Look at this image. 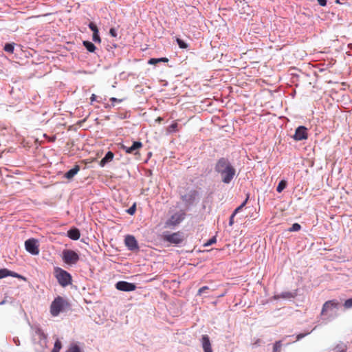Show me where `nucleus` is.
<instances>
[{
    "instance_id": "f257e3e1",
    "label": "nucleus",
    "mask_w": 352,
    "mask_h": 352,
    "mask_svg": "<svg viewBox=\"0 0 352 352\" xmlns=\"http://www.w3.org/2000/svg\"><path fill=\"white\" fill-rule=\"evenodd\" d=\"M215 171L220 175L224 184H230L236 175V169L225 157L219 159L214 166Z\"/></svg>"
},
{
    "instance_id": "f03ea898",
    "label": "nucleus",
    "mask_w": 352,
    "mask_h": 352,
    "mask_svg": "<svg viewBox=\"0 0 352 352\" xmlns=\"http://www.w3.org/2000/svg\"><path fill=\"white\" fill-rule=\"evenodd\" d=\"M70 309L69 302L62 296H57L52 302L50 311L52 316H58L61 312L66 311Z\"/></svg>"
},
{
    "instance_id": "7ed1b4c3",
    "label": "nucleus",
    "mask_w": 352,
    "mask_h": 352,
    "mask_svg": "<svg viewBox=\"0 0 352 352\" xmlns=\"http://www.w3.org/2000/svg\"><path fill=\"white\" fill-rule=\"evenodd\" d=\"M54 276L59 285L63 287L71 285L72 283L71 274L59 267H54Z\"/></svg>"
},
{
    "instance_id": "20e7f679",
    "label": "nucleus",
    "mask_w": 352,
    "mask_h": 352,
    "mask_svg": "<svg viewBox=\"0 0 352 352\" xmlns=\"http://www.w3.org/2000/svg\"><path fill=\"white\" fill-rule=\"evenodd\" d=\"M63 261L67 265H75L79 261L78 254L72 250H64L62 254Z\"/></svg>"
},
{
    "instance_id": "39448f33",
    "label": "nucleus",
    "mask_w": 352,
    "mask_h": 352,
    "mask_svg": "<svg viewBox=\"0 0 352 352\" xmlns=\"http://www.w3.org/2000/svg\"><path fill=\"white\" fill-rule=\"evenodd\" d=\"M164 241L175 245L183 242L184 239V234L181 232H177L172 234L165 232L162 235Z\"/></svg>"
},
{
    "instance_id": "423d86ee",
    "label": "nucleus",
    "mask_w": 352,
    "mask_h": 352,
    "mask_svg": "<svg viewBox=\"0 0 352 352\" xmlns=\"http://www.w3.org/2000/svg\"><path fill=\"white\" fill-rule=\"evenodd\" d=\"M25 250L32 255H38L39 254L38 245L37 241L34 239H30L25 242Z\"/></svg>"
},
{
    "instance_id": "0eeeda50",
    "label": "nucleus",
    "mask_w": 352,
    "mask_h": 352,
    "mask_svg": "<svg viewBox=\"0 0 352 352\" xmlns=\"http://www.w3.org/2000/svg\"><path fill=\"white\" fill-rule=\"evenodd\" d=\"M294 140L301 141L308 138L307 129L304 126H298L292 136Z\"/></svg>"
},
{
    "instance_id": "6e6552de",
    "label": "nucleus",
    "mask_w": 352,
    "mask_h": 352,
    "mask_svg": "<svg viewBox=\"0 0 352 352\" xmlns=\"http://www.w3.org/2000/svg\"><path fill=\"white\" fill-rule=\"evenodd\" d=\"M116 288L120 291L131 292L136 289V285L134 283L122 280L116 284Z\"/></svg>"
},
{
    "instance_id": "1a4fd4ad",
    "label": "nucleus",
    "mask_w": 352,
    "mask_h": 352,
    "mask_svg": "<svg viewBox=\"0 0 352 352\" xmlns=\"http://www.w3.org/2000/svg\"><path fill=\"white\" fill-rule=\"evenodd\" d=\"M125 245L130 250H135L138 249V242L133 236L128 235L126 236Z\"/></svg>"
},
{
    "instance_id": "9d476101",
    "label": "nucleus",
    "mask_w": 352,
    "mask_h": 352,
    "mask_svg": "<svg viewBox=\"0 0 352 352\" xmlns=\"http://www.w3.org/2000/svg\"><path fill=\"white\" fill-rule=\"evenodd\" d=\"M9 276H12V277H16V278H18L22 279V280H25V278L23 277V276H21L14 272L10 271L6 268L0 270V279L6 278Z\"/></svg>"
},
{
    "instance_id": "9b49d317",
    "label": "nucleus",
    "mask_w": 352,
    "mask_h": 352,
    "mask_svg": "<svg viewBox=\"0 0 352 352\" xmlns=\"http://www.w3.org/2000/svg\"><path fill=\"white\" fill-rule=\"evenodd\" d=\"M142 143L140 142H134L133 145L130 147L122 146V148L125 150L126 153L137 154L138 150L142 147Z\"/></svg>"
},
{
    "instance_id": "f8f14e48",
    "label": "nucleus",
    "mask_w": 352,
    "mask_h": 352,
    "mask_svg": "<svg viewBox=\"0 0 352 352\" xmlns=\"http://www.w3.org/2000/svg\"><path fill=\"white\" fill-rule=\"evenodd\" d=\"M201 345L204 352H213L211 342L208 335H203L201 337Z\"/></svg>"
},
{
    "instance_id": "ddd939ff",
    "label": "nucleus",
    "mask_w": 352,
    "mask_h": 352,
    "mask_svg": "<svg viewBox=\"0 0 352 352\" xmlns=\"http://www.w3.org/2000/svg\"><path fill=\"white\" fill-rule=\"evenodd\" d=\"M338 305V302H336L335 300H329L324 302V304L322 306V314H324L325 312L327 311L328 309H332V308H336Z\"/></svg>"
},
{
    "instance_id": "4468645a",
    "label": "nucleus",
    "mask_w": 352,
    "mask_h": 352,
    "mask_svg": "<svg viewBox=\"0 0 352 352\" xmlns=\"http://www.w3.org/2000/svg\"><path fill=\"white\" fill-rule=\"evenodd\" d=\"M114 154L111 151H109L107 153L105 156L100 160V166L103 167L104 165L110 162H111L113 159Z\"/></svg>"
},
{
    "instance_id": "2eb2a0df",
    "label": "nucleus",
    "mask_w": 352,
    "mask_h": 352,
    "mask_svg": "<svg viewBox=\"0 0 352 352\" xmlns=\"http://www.w3.org/2000/svg\"><path fill=\"white\" fill-rule=\"evenodd\" d=\"M80 170V166L78 165H75L73 168L68 170L65 174V177L71 179H72Z\"/></svg>"
},
{
    "instance_id": "dca6fc26",
    "label": "nucleus",
    "mask_w": 352,
    "mask_h": 352,
    "mask_svg": "<svg viewBox=\"0 0 352 352\" xmlns=\"http://www.w3.org/2000/svg\"><path fill=\"white\" fill-rule=\"evenodd\" d=\"M67 236L72 240H78L80 236V233L78 229L73 228L68 230Z\"/></svg>"
},
{
    "instance_id": "f3484780",
    "label": "nucleus",
    "mask_w": 352,
    "mask_h": 352,
    "mask_svg": "<svg viewBox=\"0 0 352 352\" xmlns=\"http://www.w3.org/2000/svg\"><path fill=\"white\" fill-rule=\"evenodd\" d=\"M83 45L85 47L87 50L89 52H94L96 50V47L90 41H84L82 42Z\"/></svg>"
},
{
    "instance_id": "a211bd4d",
    "label": "nucleus",
    "mask_w": 352,
    "mask_h": 352,
    "mask_svg": "<svg viewBox=\"0 0 352 352\" xmlns=\"http://www.w3.org/2000/svg\"><path fill=\"white\" fill-rule=\"evenodd\" d=\"M160 62L167 63L168 62V59L166 57L160 58H152L148 60V63L150 65H156Z\"/></svg>"
},
{
    "instance_id": "6ab92c4d",
    "label": "nucleus",
    "mask_w": 352,
    "mask_h": 352,
    "mask_svg": "<svg viewBox=\"0 0 352 352\" xmlns=\"http://www.w3.org/2000/svg\"><path fill=\"white\" fill-rule=\"evenodd\" d=\"M286 186H287V182L285 180H281L278 183V186L276 188L277 192H281L286 188Z\"/></svg>"
},
{
    "instance_id": "aec40b11",
    "label": "nucleus",
    "mask_w": 352,
    "mask_h": 352,
    "mask_svg": "<svg viewBox=\"0 0 352 352\" xmlns=\"http://www.w3.org/2000/svg\"><path fill=\"white\" fill-rule=\"evenodd\" d=\"M176 41L181 49H186L188 47V44L181 38H177Z\"/></svg>"
},
{
    "instance_id": "412c9836",
    "label": "nucleus",
    "mask_w": 352,
    "mask_h": 352,
    "mask_svg": "<svg viewBox=\"0 0 352 352\" xmlns=\"http://www.w3.org/2000/svg\"><path fill=\"white\" fill-rule=\"evenodd\" d=\"M3 50L6 52L12 54L14 52V45L11 43H7L5 45Z\"/></svg>"
},
{
    "instance_id": "4be33fe9",
    "label": "nucleus",
    "mask_w": 352,
    "mask_h": 352,
    "mask_svg": "<svg viewBox=\"0 0 352 352\" xmlns=\"http://www.w3.org/2000/svg\"><path fill=\"white\" fill-rule=\"evenodd\" d=\"M177 126H178V124L177 122H174L172 124H170L169 126V127L168 128V131L171 133V132H175V131H177L178 129H177Z\"/></svg>"
},
{
    "instance_id": "5701e85b",
    "label": "nucleus",
    "mask_w": 352,
    "mask_h": 352,
    "mask_svg": "<svg viewBox=\"0 0 352 352\" xmlns=\"http://www.w3.org/2000/svg\"><path fill=\"white\" fill-rule=\"evenodd\" d=\"M61 342L59 340H56L54 343V346L52 352H59L60 349H61Z\"/></svg>"
},
{
    "instance_id": "b1692460",
    "label": "nucleus",
    "mask_w": 352,
    "mask_h": 352,
    "mask_svg": "<svg viewBox=\"0 0 352 352\" xmlns=\"http://www.w3.org/2000/svg\"><path fill=\"white\" fill-rule=\"evenodd\" d=\"M301 228V226L299 223H295L292 225L291 228H289V232H296L300 230Z\"/></svg>"
},
{
    "instance_id": "393cba45",
    "label": "nucleus",
    "mask_w": 352,
    "mask_h": 352,
    "mask_svg": "<svg viewBox=\"0 0 352 352\" xmlns=\"http://www.w3.org/2000/svg\"><path fill=\"white\" fill-rule=\"evenodd\" d=\"M248 197L246 198V199L239 207H237L234 210V211L233 212V214H234L236 215L239 212H240L243 209V208L245 206V204L248 201Z\"/></svg>"
},
{
    "instance_id": "a878e982",
    "label": "nucleus",
    "mask_w": 352,
    "mask_h": 352,
    "mask_svg": "<svg viewBox=\"0 0 352 352\" xmlns=\"http://www.w3.org/2000/svg\"><path fill=\"white\" fill-rule=\"evenodd\" d=\"M89 29L93 32V34H95V33H98V27L97 25L94 23L93 22H91L89 24Z\"/></svg>"
},
{
    "instance_id": "bb28decb",
    "label": "nucleus",
    "mask_w": 352,
    "mask_h": 352,
    "mask_svg": "<svg viewBox=\"0 0 352 352\" xmlns=\"http://www.w3.org/2000/svg\"><path fill=\"white\" fill-rule=\"evenodd\" d=\"M281 343L280 341L276 342L273 347V352H280Z\"/></svg>"
},
{
    "instance_id": "cd10ccee",
    "label": "nucleus",
    "mask_w": 352,
    "mask_h": 352,
    "mask_svg": "<svg viewBox=\"0 0 352 352\" xmlns=\"http://www.w3.org/2000/svg\"><path fill=\"white\" fill-rule=\"evenodd\" d=\"M92 40L95 43H101V38H100V37L99 36V32L98 33L93 34Z\"/></svg>"
},
{
    "instance_id": "c85d7f7f",
    "label": "nucleus",
    "mask_w": 352,
    "mask_h": 352,
    "mask_svg": "<svg viewBox=\"0 0 352 352\" xmlns=\"http://www.w3.org/2000/svg\"><path fill=\"white\" fill-rule=\"evenodd\" d=\"M67 352H81L79 346L77 345H72L68 349Z\"/></svg>"
},
{
    "instance_id": "c756f323",
    "label": "nucleus",
    "mask_w": 352,
    "mask_h": 352,
    "mask_svg": "<svg viewBox=\"0 0 352 352\" xmlns=\"http://www.w3.org/2000/svg\"><path fill=\"white\" fill-rule=\"evenodd\" d=\"M344 306L346 309L352 307V298L346 300L344 303Z\"/></svg>"
},
{
    "instance_id": "7c9ffc66",
    "label": "nucleus",
    "mask_w": 352,
    "mask_h": 352,
    "mask_svg": "<svg viewBox=\"0 0 352 352\" xmlns=\"http://www.w3.org/2000/svg\"><path fill=\"white\" fill-rule=\"evenodd\" d=\"M217 241L216 240V237L215 236H213L212 239H210V240H208L205 244H204V246L206 247H208L209 245H211L213 243H215Z\"/></svg>"
},
{
    "instance_id": "2f4dec72",
    "label": "nucleus",
    "mask_w": 352,
    "mask_h": 352,
    "mask_svg": "<svg viewBox=\"0 0 352 352\" xmlns=\"http://www.w3.org/2000/svg\"><path fill=\"white\" fill-rule=\"evenodd\" d=\"M208 289L209 287L208 286H204L198 290L197 295L201 296L203 293H204L206 290Z\"/></svg>"
},
{
    "instance_id": "473e14b6",
    "label": "nucleus",
    "mask_w": 352,
    "mask_h": 352,
    "mask_svg": "<svg viewBox=\"0 0 352 352\" xmlns=\"http://www.w3.org/2000/svg\"><path fill=\"white\" fill-rule=\"evenodd\" d=\"M135 210H136V207H135V204H133L131 208H129L128 210H127V212L129 214H133L135 212Z\"/></svg>"
},
{
    "instance_id": "72a5a7b5",
    "label": "nucleus",
    "mask_w": 352,
    "mask_h": 352,
    "mask_svg": "<svg viewBox=\"0 0 352 352\" xmlns=\"http://www.w3.org/2000/svg\"><path fill=\"white\" fill-rule=\"evenodd\" d=\"M281 297H283V298H292L293 295L290 292H285V293H283L281 294Z\"/></svg>"
},
{
    "instance_id": "f704fd0d",
    "label": "nucleus",
    "mask_w": 352,
    "mask_h": 352,
    "mask_svg": "<svg viewBox=\"0 0 352 352\" xmlns=\"http://www.w3.org/2000/svg\"><path fill=\"white\" fill-rule=\"evenodd\" d=\"M109 34L111 36H112L113 37H116L117 36V32H116V30L114 29V28H111L110 30H109Z\"/></svg>"
},
{
    "instance_id": "c9c22d12",
    "label": "nucleus",
    "mask_w": 352,
    "mask_h": 352,
    "mask_svg": "<svg viewBox=\"0 0 352 352\" xmlns=\"http://www.w3.org/2000/svg\"><path fill=\"white\" fill-rule=\"evenodd\" d=\"M234 217H235V214L232 213V215L230 216V220H229V226H232L234 224Z\"/></svg>"
},
{
    "instance_id": "e433bc0d",
    "label": "nucleus",
    "mask_w": 352,
    "mask_h": 352,
    "mask_svg": "<svg viewBox=\"0 0 352 352\" xmlns=\"http://www.w3.org/2000/svg\"><path fill=\"white\" fill-rule=\"evenodd\" d=\"M318 2L321 6H325L327 4V0H318Z\"/></svg>"
},
{
    "instance_id": "4c0bfd02",
    "label": "nucleus",
    "mask_w": 352,
    "mask_h": 352,
    "mask_svg": "<svg viewBox=\"0 0 352 352\" xmlns=\"http://www.w3.org/2000/svg\"><path fill=\"white\" fill-rule=\"evenodd\" d=\"M110 100H111V102H122V99H117V98H110Z\"/></svg>"
},
{
    "instance_id": "58836bf2",
    "label": "nucleus",
    "mask_w": 352,
    "mask_h": 352,
    "mask_svg": "<svg viewBox=\"0 0 352 352\" xmlns=\"http://www.w3.org/2000/svg\"><path fill=\"white\" fill-rule=\"evenodd\" d=\"M96 98V96L95 94H92L91 98H90L91 102H93L94 101H95Z\"/></svg>"
},
{
    "instance_id": "ea45409f",
    "label": "nucleus",
    "mask_w": 352,
    "mask_h": 352,
    "mask_svg": "<svg viewBox=\"0 0 352 352\" xmlns=\"http://www.w3.org/2000/svg\"><path fill=\"white\" fill-rule=\"evenodd\" d=\"M305 336V334H298L297 336V340H299L300 339H301L302 338H303L304 336Z\"/></svg>"
},
{
    "instance_id": "a19ab883",
    "label": "nucleus",
    "mask_w": 352,
    "mask_h": 352,
    "mask_svg": "<svg viewBox=\"0 0 352 352\" xmlns=\"http://www.w3.org/2000/svg\"><path fill=\"white\" fill-rule=\"evenodd\" d=\"M56 140V138L55 137H52V138H50V141L51 142H54V140Z\"/></svg>"
},
{
    "instance_id": "79ce46f5",
    "label": "nucleus",
    "mask_w": 352,
    "mask_h": 352,
    "mask_svg": "<svg viewBox=\"0 0 352 352\" xmlns=\"http://www.w3.org/2000/svg\"><path fill=\"white\" fill-rule=\"evenodd\" d=\"M337 352H345V350L344 349H340V350H338Z\"/></svg>"
},
{
    "instance_id": "37998d69",
    "label": "nucleus",
    "mask_w": 352,
    "mask_h": 352,
    "mask_svg": "<svg viewBox=\"0 0 352 352\" xmlns=\"http://www.w3.org/2000/svg\"><path fill=\"white\" fill-rule=\"evenodd\" d=\"M336 3H340V0H336Z\"/></svg>"
},
{
    "instance_id": "c03bdc74",
    "label": "nucleus",
    "mask_w": 352,
    "mask_h": 352,
    "mask_svg": "<svg viewBox=\"0 0 352 352\" xmlns=\"http://www.w3.org/2000/svg\"><path fill=\"white\" fill-rule=\"evenodd\" d=\"M162 120V118H157V120H158V121H161Z\"/></svg>"
}]
</instances>
